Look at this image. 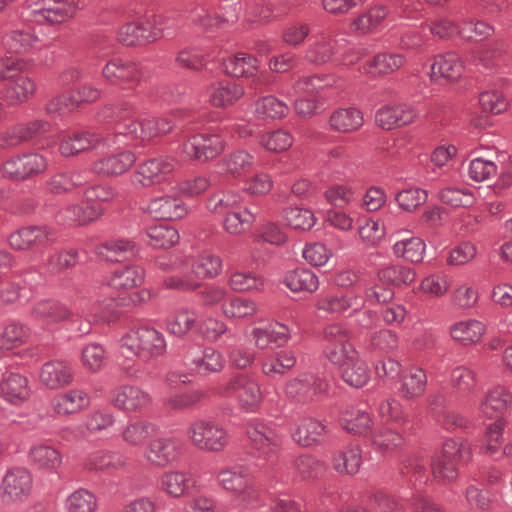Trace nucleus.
I'll list each match as a JSON object with an SVG mask.
<instances>
[{"label":"nucleus","instance_id":"f257e3e1","mask_svg":"<svg viewBox=\"0 0 512 512\" xmlns=\"http://www.w3.org/2000/svg\"><path fill=\"white\" fill-rule=\"evenodd\" d=\"M139 106L135 100H122L106 105L98 112V119L113 123L118 134L131 139L150 140L172 131L175 122L169 117H151L135 120Z\"/></svg>","mask_w":512,"mask_h":512},{"label":"nucleus","instance_id":"f03ea898","mask_svg":"<svg viewBox=\"0 0 512 512\" xmlns=\"http://www.w3.org/2000/svg\"><path fill=\"white\" fill-rule=\"evenodd\" d=\"M167 343L164 335L153 327H140L131 329L119 340L118 362L127 372L133 375V365L120 362V357L132 360L133 358L149 361L165 354Z\"/></svg>","mask_w":512,"mask_h":512},{"label":"nucleus","instance_id":"7ed1b4c3","mask_svg":"<svg viewBox=\"0 0 512 512\" xmlns=\"http://www.w3.org/2000/svg\"><path fill=\"white\" fill-rule=\"evenodd\" d=\"M305 59L314 65L336 63L353 65L360 59V54L350 47L345 38H338L331 33H321L314 37L305 52Z\"/></svg>","mask_w":512,"mask_h":512},{"label":"nucleus","instance_id":"20e7f679","mask_svg":"<svg viewBox=\"0 0 512 512\" xmlns=\"http://www.w3.org/2000/svg\"><path fill=\"white\" fill-rule=\"evenodd\" d=\"M471 456L472 446L468 440L461 437L446 439L441 452L431 460L434 479L442 483L453 482L458 477L459 465L467 463Z\"/></svg>","mask_w":512,"mask_h":512},{"label":"nucleus","instance_id":"39448f33","mask_svg":"<svg viewBox=\"0 0 512 512\" xmlns=\"http://www.w3.org/2000/svg\"><path fill=\"white\" fill-rule=\"evenodd\" d=\"M216 395L234 399L239 408L248 413L257 412L263 402V393L258 381L245 373H238L227 382L218 385Z\"/></svg>","mask_w":512,"mask_h":512},{"label":"nucleus","instance_id":"423d86ee","mask_svg":"<svg viewBox=\"0 0 512 512\" xmlns=\"http://www.w3.org/2000/svg\"><path fill=\"white\" fill-rule=\"evenodd\" d=\"M221 486L233 493L235 501L246 508L256 507L260 502V492L254 487L245 467L236 466L219 472Z\"/></svg>","mask_w":512,"mask_h":512},{"label":"nucleus","instance_id":"0eeeda50","mask_svg":"<svg viewBox=\"0 0 512 512\" xmlns=\"http://www.w3.org/2000/svg\"><path fill=\"white\" fill-rule=\"evenodd\" d=\"M187 437L198 449L220 452L229 443L227 430L218 422L209 419H197L190 423Z\"/></svg>","mask_w":512,"mask_h":512},{"label":"nucleus","instance_id":"6e6552de","mask_svg":"<svg viewBox=\"0 0 512 512\" xmlns=\"http://www.w3.org/2000/svg\"><path fill=\"white\" fill-rule=\"evenodd\" d=\"M47 168L48 161L45 156L37 152H26L5 160L1 172L5 178L25 181L43 174Z\"/></svg>","mask_w":512,"mask_h":512},{"label":"nucleus","instance_id":"1a4fd4ad","mask_svg":"<svg viewBox=\"0 0 512 512\" xmlns=\"http://www.w3.org/2000/svg\"><path fill=\"white\" fill-rule=\"evenodd\" d=\"M57 231L48 225H31L11 233L9 246L16 251H32L52 246L57 242Z\"/></svg>","mask_w":512,"mask_h":512},{"label":"nucleus","instance_id":"9d476101","mask_svg":"<svg viewBox=\"0 0 512 512\" xmlns=\"http://www.w3.org/2000/svg\"><path fill=\"white\" fill-rule=\"evenodd\" d=\"M224 149L225 141L218 134L199 133L183 141L179 151L188 160L204 163L216 158Z\"/></svg>","mask_w":512,"mask_h":512},{"label":"nucleus","instance_id":"9b49d317","mask_svg":"<svg viewBox=\"0 0 512 512\" xmlns=\"http://www.w3.org/2000/svg\"><path fill=\"white\" fill-rule=\"evenodd\" d=\"M365 301L362 296L354 293L322 292L314 302L316 310L334 317L346 313L356 314L362 311Z\"/></svg>","mask_w":512,"mask_h":512},{"label":"nucleus","instance_id":"f8f14e48","mask_svg":"<svg viewBox=\"0 0 512 512\" xmlns=\"http://www.w3.org/2000/svg\"><path fill=\"white\" fill-rule=\"evenodd\" d=\"M421 115L417 105L410 103L388 104L379 108L375 120L384 130L402 128L415 123Z\"/></svg>","mask_w":512,"mask_h":512},{"label":"nucleus","instance_id":"ddd939ff","mask_svg":"<svg viewBox=\"0 0 512 512\" xmlns=\"http://www.w3.org/2000/svg\"><path fill=\"white\" fill-rule=\"evenodd\" d=\"M327 389L328 384L324 379L311 373H303L286 383L285 394L296 402L309 403L326 393Z\"/></svg>","mask_w":512,"mask_h":512},{"label":"nucleus","instance_id":"4468645a","mask_svg":"<svg viewBox=\"0 0 512 512\" xmlns=\"http://www.w3.org/2000/svg\"><path fill=\"white\" fill-rule=\"evenodd\" d=\"M181 441L175 437L163 436L151 440L145 451V459L154 467L164 468L180 459Z\"/></svg>","mask_w":512,"mask_h":512},{"label":"nucleus","instance_id":"2eb2a0df","mask_svg":"<svg viewBox=\"0 0 512 512\" xmlns=\"http://www.w3.org/2000/svg\"><path fill=\"white\" fill-rule=\"evenodd\" d=\"M246 434L252 446L263 455L274 454L281 445V437L274 425L258 418L247 423Z\"/></svg>","mask_w":512,"mask_h":512},{"label":"nucleus","instance_id":"dca6fc26","mask_svg":"<svg viewBox=\"0 0 512 512\" xmlns=\"http://www.w3.org/2000/svg\"><path fill=\"white\" fill-rule=\"evenodd\" d=\"M112 403L129 413H143L153 405L152 395L135 385H122L113 391Z\"/></svg>","mask_w":512,"mask_h":512},{"label":"nucleus","instance_id":"f3484780","mask_svg":"<svg viewBox=\"0 0 512 512\" xmlns=\"http://www.w3.org/2000/svg\"><path fill=\"white\" fill-rule=\"evenodd\" d=\"M31 316L44 328L50 329L62 322L73 321L75 312L63 302L44 299L33 305Z\"/></svg>","mask_w":512,"mask_h":512},{"label":"nucleus","instance_id":"a211bd4d","mask_svg":"<svg viewBox=\"0 0 512 512\" xmlns=\"http://www.w3.org/2000/svg\"><path fill=\"white\" fill-rule=\"evenodd\" d=\"M75 12L76 6L67 0H40L29 11V16L39 24H57L70 19Z\"/></svg>","mask_w":512,"mask_h":512},{"label":"nucleus","instance_id":"6ab92c4d","mask_svg":"<svg viewBox=\"0 0 512 512\" xmlns=\"http://www.w3.org/2000/svg\"><path fill=\"white\" fill-rule=\"evenodd\" d=\"M32 489V476L25 468L9 469L2 479L0 495L5 502L23 501Z\"/></svg>","mask_w":512,"mask_h":512},{"label":"nucleus","instance_id":"aec40b11","mask_svg":"<svg viewBox=\"0 0 512 512\" xmlns=\"http://www.w3.org/2000/svg\"><path fill=\"white\" fill-rule=\"evenodd\" d=\"M161 36V30L149 20L128 22L117 32V40L125 46L145 45L158 40Z\"/></svg>","mask_w":512,"mask_h":512},{"label":"nucleus","instance_id":"412c9836","mask_svg":"<svg viewBox=\"0 0 512 512\" xmlns=\"http://www.w3.org/2000/svg\"><path fill=\"white\" fill-rule=\"evenodd\" d=\"M143 210L151 217L161 220H178L188 213L186 204L176 193L152 198Z\"/></svg>","mask_w":512,"mask_h":512},{"label":"nucleus","instance_id":"4be33fe9","mask_svg":"<svg viewBox=\"0 0 512 512\" xmlns=\"http://www.w3.org/2000/svg\"><path fill=\"white\" fill-rule=\"evenodd\" d=\"M175 169V159L170 156H160L149 159L138 165L133 174V181L143 187H149L161 181L163 177Z\"/></svg>","mask_w":512,"mask_h":512},{"label":"nucleus","instance_id":"5701e85b","mask_svg":"<svg viewBox=\"0 0 512 512\" xmlns=\"http://www.w3.org/2000/svg\"><path fill=\"white\" fill-rule=\"evenodd\" d=\"M145 270L139 265H127L115 270L109 279L100 287L101 297L108 293L109 289L126 291L136 288L144 283Z\"/></svg>","mask_w":512,"mask_h":512},{"label":"nucleus","instance_id":"b1692460","mask_svg":"<svg viewBox=\"0 0 512 512\" xmlns=\"http://www.w3.org/2000/svg\"><path fill=\"white\" fill-rule=\"evenodd\" d=\"M136 162V156L128 150L103 156L91 165V171L101 177H114L126 173Z\"/></svg>","mask_w":512,"mask_h":512},{"label":"nucleus","instance_id":"393cba45","mask_svg":"<svg viewBox=\"0 0 512 512\" xmlns=\"http://www.w3.org/2000/svg\"><path fill=\"white\" fill-rule=\"evenodd\" d=\"M206 94L212 106L227 108L235 105L244 96L245 88L233 81L220 80L209 84Z\"/></svg>","mask_w":512,"mask_h":512},{"label":"nucleus","instance_id":"a878e982","mask_svg":"<svg viewBox=\"0 0 512 512\" xmlns=\"http://www.w3.org/2000/svg\"><path fill=\"white\" fill-rule=\"evenodd\" d=\"M102 75L109 83L122 85L139 82L143 78V71L135 62L116 58L105 64Z\"/></svg>","mask_w":512,"mask_h":512},{"label":"nucleus","instance_id":"bb28decb","mask_svg":"<svg viewBox=\"0 0 512 512\" xmlns=\"http://www.w3.org/2000/svg\"><path fill=\"white\" fill-rule=\"evenodd\" d=\"M406 63L404 54L398 52L383 51L375 54L366 61L361 70L364 74L373 78L391 75L402 68Z\"/></svg>","mask_w":512,"mask_h":512},{"label":"nucleus","instance_id":"cd10ccee","mask_svg":"<svg viewBox=\"0 0 512 512\" xmlns=\"http://www.w3.org/2000/svg\"><path fill=\"white\" fill-rule=\"evenodd\" d=\"M186 357L202 375L221 371L225 363L222 354L213 347L193 346L188 350Z\"/></svg>","mask_w":512,"mask_h":512},{"label":"nucleus","instance_id":"c85d7f7f","mask_svg":"<svg viewBox=\"0 0 512 512\" xmlns=\"http://www.w3.org/2000/svg\"><path fill=\"white\" fill-rule=\"evenodd\" d=\"M36 92L35 81L25 74H19L10 82H7L1 95L3 101L10 107H16L24 104Z\"/></svg>","mask_w":512,"mask_h":512},{"label":"nucleus","instance_id":"c756f323","mask_svg":"<svg viewBox=\"0 0 512 512\" xmlns=\"http://www.w3.org/2000/svg\"><path fill=\"white\" fill-rule=\"evenodd\" d=\"M74 372L72 366L65 361L53 360L43 364L40 381L49 389H59L72 383Z\"/></svg>","mask_w":512,"mask_h":512},{"label":"nucleus","instance_id":"7c9ffc66","mask_svg":"<svg viewBox=\"0 0 512 512\" xmlns=\"http://www.w3.org/2000/svg\"><path fill=\"white\" fill-rule=\"evenodd\" d=\"M450 386L454 395L460 399H468L480 390L477 373L465 365L452 369Z\"/></svg>","mask_w":512,"mask_h":512},{"label":"nucleus","instance_id":"2f4dec72","mask_svg":"<svg viewBox=\"0 0 512 512\" xmlns=\"http://www.w3.org/2000/svg\"><path fill=\"white\" fill-rule=\"evenodd\" d=\"M332 466L340 475H355L363 463L362 448L357 443H350L336 451L332 456Z\"/></svg>","mask_w":512,"mask_h":512},{"label":"nucleus","instance_id":"473e14b6","mask_svg":"<svg viewBox=\"0 0 512 512\" xmlns=\"http://www.w3.org/2000/svg\"><path fill=\"white\" fill-rule=\"evenodd\" d=\"M103 138L98 133L82 131L64 136L59 143V152L64 157H72L97 147Z\"/></svg>","mask_w":512,"mask_h":512},{"label":"nucleus","instance_id":"72a5a7b5","mask_svg":"<svg viewBox=\"0 0 512 512\" xmlns=\"http://www.w3.org/2000/svg\"><path fill=\"white\" fill-rule=\"evenodd\" d=\"M225 72L233 77L252 78L256 82L262 81L259 72V60L247 53H237L223 62Z\"/></svg>","mask_w":512,"mask_h":512},{"label":"nucleus","instance_id":"f704fd0d","mask_svg":"<svg viewBox=\"0 0 512 512\" xmlns=\"http://www.w3.org/2000/svg\"><path fill=\"white\" fill-rule=\"evenodd\" d=\"M102 215V208L95 205L82 206L80 204H70L62 208L56 216L60 224L66 226L86 225Z\"/></svg>","mask_w":512,"mask_h":512},{"label":"nucleus","instance_id":"c9c22d12","mask_svg":"<svg viewBox=\"0 0 512 512\" xmlns=\"http://www.w3.org/2000/svg\"><path fill=\"white\" fill-rule=\"evenodd\" d=\"M463 70V62L459 55L448 52L434 58L431 65V79L434 81L441 79L455 81L461 77Z\"/></svg>","mask_w":512,"mask_h":512},{"label":"nucleus","instance_id":"e433bc0d","mask_svg":"<svg viewBox=\"0 0 512 512\" xmlns=\"http://www.w3.org/2000/svg\"><path fill=\"white\" fill-rule=\"evenodd\" d=\"M159 426L151 421L138 419L128 422L121 431V438L128 446L142 447L150 438L157 435Z\"/></svg>","mask_w":512,"mask_h":512},{"label":"nucleus","instance_id":"4c0bfd02","mask_svg":"<svg viewBox=\"0 0 512 512\" xmlns=\"http://www.w3.org/2000/svg\"><path fill=\"white\" fill-rule=\"evenodd\" d=\"M51 404L58 415H70L86 408L89 405V396L84 390L71 389L55 395Z\"/></svg>","mask_w":512,"mask_h":512},{"label":"nucleus","instance_id":"58836bf2","mask_svg":"<svg viewBox=\"0 0 512 512\" xmlns=\"http://www.w3.org/2000/svg\"><path fill=\"white\" fill-rule=\"evenodd\" d=\"M254 344L259 349H266L271 344L282 346L290 339L288 327L282 323H269L265 327H256L252 330Z\"/></svg>","mask_w":512,"mask_h":512},{"label":"nucleus","instance_id":"ea45409f","mask_svg":"<svg viewBox=\"0 0 512 512\" xmlns=\"http://www.w3.org/2000/svg\"><path fill=\"white\" fill-rule=\"evenodd\" d=\"M426 386L425 371L420 367L412 366L403 372L398 391L401 397L411 400L421 397L425 393Z\"/></svg>","mask_w":512,"mask_h":512},{"label":"nucleus","instance_id":"a19ab883","mask_svg":"<svg viewBox=\"0 0 512 512\" xmlns=\"http://www.w3.org/2000/svg\"><path fill=\"white\" fill-rule=\"evenodd\" d=\"M387 15L388 8L385 5L377 4L371 6L350 23V32L357 35L372 33L384 22Z\"/></svg>","mask_w":512,"mask_h":512},{"label":"nucleus","instance_id":"79ce46f5","mask_svg":"<svg viewBox=\"0 0 512 512\" xmlns=\"http://www.w3.org/2000/svg\"><path fill=\"white\" fill-rule=\"evenodd\" d=\"M255 157L245 149H235L225 155L220 165L226 174L239 178L252 170Z\"/></svg>","mask_w":512,"mask_h":512},{"label":"nucleus","instance_id":"37998d69","mask_svg":"<svg viewBox=\"0 0 512 512\" xmlns=\"http://www.w3.org/2000/svg\"><path fill=\"white\" fill-rule=\"evenodd\" d=\"M485 332V324L475 319L459 321L450 327V335L452 339L463 346L478 343Z\"/></svg>","mask_w":512,"mask_h":512},{"label":"nucleus","instance_id":"c03bdc74","mask_svg":"<svg viewBox=\"0 0 512 512\" xmlns=\"http://www.w3.org/2000/svg\"><path fill=\"white\" fill-rule=\"evenodd\" d=\"M137 245L128 239H113L99 244L95 248L96 254L103 260L119 262L137 252Z\"/></svg>","mask_w":512,"mask_h":512},{"label":"nucleus","instance_id":"a18cd8bd","mask_svg":"<svg viewBox=\"0 0 512 512\" xmlns=\"http://www.w3.org/2000/svg\"><path fill=\"white\" fill-rule=\"evenodd\" d=\"M512 403V393L504 386H496L491 389L480 403L482 414L489 418L496 417L508 409Z\"/></svg>","mask_w":512,"mask_h":512},{"label":"nucleus","instance_id":"49530a36","mask_svg":"<svg viewBox=\"0 0 512 512\" xmlns=\"http://www.w3.org/2000/svg\"><path fill=\"white\" fill-rule=\"evenodd\" d=\"M0 392L7 402L19 405L29 397L28 381L20 374L10 373L2 380Z\"/></svg>","mask_w":512,"mask_h":512},{"label":"nucleus","instance_id":"de8ad7c7","mask_svg":"<svg viewBox=\"0 0 512 512\" xmlns=\"http://www.w3.org/2000/svg\"><path fill=\"white\" fill-rule=\"evenodd\" d=\"M191 480V475L188 472L172 470L164 472L160 476L159 486L167 495L180 498L188 494Z\"/></svg>","mask_w":512,"mask_h":512},{"label":"nucleus","instance_id":"09e8293b","mask_svg":"<svg viewBox=\"0 0 512 512\" xmlns=\"http://www.w3.org/2000/svg\"><path fill=\"white\" fill-rule=\"evenodd\" d=\"M363 123V114L356 108H339L329 117L330 128L341 133L356 131L363 126Z\"/></svg>","mask_w":512,"mask_h":512},{"label":"nucleus","instance_id":"8fccbe9b","mask_svg":"<svg viewBox=\"0 0 512 512\" xmlns=\"http://www.w3.org/2000/svg\"><path fill=\"white\" fill-rule=\"evenodd\" d=\"M284 284L294 293H314L319 287V279L310 269L296 268L285 274Z\"/></svg>","mask_w":512,"mask_h":512},{"label":"nucleus","instance_id":"3c124183","mask_svg":"<svg viewBox=\"0 0 512 512\" xmlns=\"http://www.w3.org/2000/svg\"><path fill=\"white\" fill-rule=\"evenodd\" d=\"M325 433L326 427L320 421L313 418H303L298 422L292 436L299 445L309 447L319 443Z\"/></svg>","mask_w":512,"mask_h":512},{"label":"nucleus","instance_id":"603ef678","mask_svg":"<svg viewBox=\"0 0 512 512\" xmlns=\"http://www.w3.org/2000/svg\"><path fill=\"white\" fill-rule=\"evenodd\" d=\"M5 47L13 53H25L32 50L38 43L39 37L31 27L15 29L3 38Z\"/></svg>","mask_w":512,"mask_h":512},{"label":"nucleus","instance_id":"864d4df0","mask_svg":"<svg viewBox=\"0 0 512 512\" xmlns=\"http://www.w3.org/2000/svg\"><path fill=\"white\" fill-rule=\"evenodd\" d=\"M340 423L350 433L366 435L371 429L372 418L366 410L347 407L340 414Z\"/></svg>","mask_w":512,"mask_h":512},{"label":"nucleus","instance_id":"5fc2aeb1","mask_svg":"<svg viewBox=\"0 0 512 512\" xmlns=\"http://www.w3.org/2000/svg\"><path fill=\"white\" fill-rule=\"evenodd\" d=\"M125 465V456L114 451H95L85 461V467L88 470L117 471Z\"/></svg>","mask_w":512,"mask_h":512},{"label":"nucleus","instance_id":"6e6d98bb","mask_svg":"<svg viewBox=\"0 0 512 512\" xmlns=\"http://www.w3.org/2000/svg\"><path fill=\"white\" fill-rule=\"evenodd\" d=\"M343 381L351 387L361 388L370 380V370L367 364L359 358L354 357L340 367Z\"/></svg>","mask_w":512,"mask_h":512},{"label":"nucleus","instance_id":"4d7b16f0","mask_svg":"<svg viewBox=\"0 0 512 512\" xmlns=\"http://www.w3.org/2000/svg\"><path fill=\"white\" fill-rule=\"evenodd\" d=\"M371 442L376 450L388 453L401 449L405 444V439L398 431L389 427H381L371 433Z\"/></svg>","mask_w":512,"mask_h":512},{"label":"nucleus","instance_id":"13d9d810","mask_svg":"<svg viewBox=\"0 0 512 512\" xmlns=\"http://www.w3.org/2000/svg\"><path fill=\"white\" fill-rule=\"evenodd\" d=\"M256 215L248 208L231 210L224 215L223 227L231 235H240L247 231L255 222Z\"/></svg>","mask_w":512,"mask_h":512},{"label":"nucleus","instance_id":"bf43d9fd","mask_svg":"<svg viewBox=\"0 0 512 512\" xmlns=\"http://www.w3.org/2000/svg\"><path fill=\"white\" fill-rule=\"evenodd\" d=\"M146 235L151 246L163 249L173 247L180 239L178 230L168 224L149 226L146 229Z\"/></svg>","mask_w":512,"mask_h":512},{"label":"nucleus","instance_id":"052dcab7","mask_svg":"<svg viewBox=\"0 0 512 512\" xmlns=\"http://www.w3.org/2000/svg\"><path fill=\"white\" fill-rule=\"evenodd\" d=\"M296 364V357L292 351L281 350L262 362V372L269 377L277 374H284L291 370Z\"/></svg>","mask_w":512,"mask_h":512},{"label":"nucleus","instance_id":"680f3d73","mask_svg":"<svg viewBox=\"0 0 512 512\" xmlns=\"http://www.w3.org/2000/svg\"><path fill=\"white\" fill-rule=\"evenodd\" d=\"M425 249V242L414 236L398 240L393 245V252L397 257L412 263H419L423 260Z\"/></svg>","mask_w":512,"mask_h":512},{"label":"nucleus","instance_id":"e2e57ef3","mask_svg":"<svg viewBox=\"0 0 512 512\" xmlns=\"http://www.w3.org/2000/svg\"><path fill=\"white\" fill-rule=\"evenodd\" d=\"M221 310L228 319H245L253 317L258 312V306L249 298L235 297L225 301Z\"/></svg>","mask_w":512,"mask_h":512},{"label":"nucleus","instance_id":"0e129e2a","mask_svg":"<svg viewBox=\"0 0 512 512\" xmlns=\"http://www.w3.org/2000/svg\"><path fill=\"white\" fill-rule=\"evenodd\" d=\"M508 51V44L503 39H496L483 45L479 53V63L485 69L497 67Z\"/></svg>","mask_w":512,"mask_h":512},{"label":"nucleus","instance_id":"69168bd1","mask_svg":"<svg viewBox=\"0 0 512 512\" xmlns=\"http://www.w3.org/2000/svg\"><path fill=\"white\" fill-rule=\"evenodd\" d=\"M29 455L33 464L42 469H56L62 462L60 453L54 447L45 444L33 446Z\"/></svg>","mask_w":512,"mask_h":512},{"label":"nucleus","instance_id":"338daca9","mask_svg":"<svg viewBox=\"0 0 512 512\" xmlns=\"http://www.w3.org/2000/svg\"><path fill=\"white\" fill-rule=\"evenodd\" d=\"M192 274L199 281L217 276L222 269L221 259L213 254L205 253L199 255L192 263Z\"/></svg>","mask_w":512,"mask_h":512},{"label":"nucleus","instance_id":"774afa93","mask_svg":"<svg viewBox=\"0 0 512 512\" xmlns=\"http://www.w3.org/2000/svg\"><path fill=\"white\" fill-rule=\"evenodd\" d=\"M163 286L166 289L176 290L180 292H192L197 290L201 283L192 274V269H182L177 273L166 276L163 279Z\"/></svg>","mask_w":512,"mask_h":512}]
</instances>
